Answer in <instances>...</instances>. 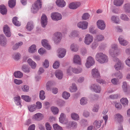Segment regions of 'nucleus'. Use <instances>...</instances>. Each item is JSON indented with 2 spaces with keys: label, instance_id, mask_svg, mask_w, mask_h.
Wrapping results in <instances>:
<instances>
[{
  "label": "nucleus",
  "instance_id": "nucleus-47",
  "mask_svg": "<svg viewBox=\"0 0 130 130\" xmlns=\"http://www.w3.org/2000/svg\"><path fill=\"white\" fill-rule=\"evenodd\" d=\"M21 98L25 101L27 102H30L31 100V98H30L29 96L28 95H22L21 96Z\"/></svg>",
  "mask_w": 130,
  "mask_h": 130
},
{
  "label": "nucleus",
  "instance_id": "nucleus-30",
  "mask_svg": "<svg viewBox=\"0 0 130 130\" xmlns=\"http://www.w3.org/2000/svg\"><path fill=\"white\" fill-rule=\"evenodd\" d=\"M120 101L123 106H125L128 105V101L126 98H122L120 99Z\"/></svg>",
  "mask_w": 130,
  "mask_h": 130
},
{
  "label": "nucleus",
  "instance_id": "nucleus-8",
  "mask_svg": "<svg viewBox=\"0 0 130 130\" xmlns=\"http://www.w3.org/2000/svg\"><path fill=\"white\" fill-rule=\"evenodd\" d=\"M93 38L92 36L89 34L86 35L85 38V43L87 45H89L92 41Z\"/></svg>",
  "mask_w": 130,
  "mask_h": 130
},
{
  "label": "nucleus",
  "instance_id": "nucleus-53",
  "mask_svg": "<svg viewBox=\"0 0 130 130\" xmlns=\"http://www.w3.org/2000/svg\"><path fill=\"white\" fill-rule=\"evenodd\" d=\"M80 103L81 105H84L87 103V100L85 97L82 98L80 100Z\"/></svg>",
  "mask_w": 130,
  "mask_h": 130
},
{
  "label": "nucleus",
  "instance_id": "nucleus-35",
  "mask_svg": "<svg viewBox=\"0 0 130 130\" xmlns=\"http://www.w3.org/2000/svg\"><path fill=\"white\" fill-rule=\"evenodd\" d=\"M36 47V46L34 44L32 45L28 49L29 52L31 53H34L37 51Z\"/></svg>",
  "mask_w": 130,
  "mask_h": 130
},
{
  "label": "nucleus",
  "instance_id": "nucleus-60",
  "mask_svg": "<svg viewBox=\"0 0 130 130\" xmlns=\"http://www.w3.org/2000/svg\"><path fill=\"white\" fill-rule=\"evenodd\" d=\"M59 63L57 61H56L53 64V67L54 68L56 69L59 67Z\"/></svg>",
  "mask_w": 130,
  "mask_h": 130
},
{
  "label": "nucleus",
  "instance_id": "nucleus-24",
  "mask_svg": "<svg viewBox=\"0 0 130 130\" xmlns=\"http://www.w3.org/2000/svg\"><path fill=\"white\" fill-rule=\"evenodd\" d=\"M123 8L125 12H130V3H128L124 4Z\"/></svg>",
  "mask_w": 130,
  "mask_h": 130
},
{
  "label": "nucleus",
  "instance_id": "nucleus-51",
  "mask_svg": "<svg viewBox=\"0 0 130 130\" xmlns=\"http://www.w3.org/2000/svg\"><path fill=\"white\" fill-rule=\"evenodd\" d=\"M124 92H126L127 91V86L126 82H124L122 86Z\"/></svg>",
  "mask_w": 130,
  "mask_h": 130
},
{
  "label": "nucleus",
  "instance_id": "nucleus-41",
  "mask_svg": "<svg viewBox=\"0 0 130 130\" xmlns=\"http://www.w3.org/2000/svg\"><path fill=\"white\" fill-rule=\"evenodd\" d=\"M103 122L102 120L98 121L95 120L93 123V125L97 128H99L101 125V123Z\"/></svg>",
  "mask_w": 130,
  "mask_h": 130
},
{
  "label": "nucleus",
  "instance_id": "nucleus-33",
  "mask_svg": "<svg viewBox=\"0 0 130 130\" xmlns=\"http://www.w3.org/2000/svg\"><path fill=\"white\" fill-rule=\"evenodd\" d=\"M79 32L76 30H74L71 32L69 36L71 38L78 37L79 36Z\"/></svg>",
  "mask_w": 130,
  "mask_h": 130
},
{
  "label": "nucleus",
  "instance_id": "nucleus-25",
  "mask_svg": "<svg viewBox=\"0 0 130 130\" xmlns=\"http://www.w3.org/2000/svg\"><path fill=\"white\" fill-rule=\"evenodd\" d=\"M77 124L75 121L70 122L67 124V126L69 128L76 127Z\"/></svg>",
  "mask_w": 130,
  "mask_h": 130
},
{
  "label": "nucleus",
  "instance_id": "nucleus-48",
  "mask_svg": "<svg viewBox=\"0 0 130 130\" xmlns=\"http://www.w3.org/2000/svg\"><path fill=\"white\" fill-rule=\"evenodd\" d=\"M23 44V43L22 42H19L17 43L13 46L12 48L13 50H17L20 46L22 45Z\"/></svg>",
  "mask_w": 130,
  "mask_h": 130
},
{
  "label": "nucleus",
  "instance_id": "nucleus-29",
  "mask_svg": "<svg viewBox=\"0 0 130 130\" xmlns=\"http://www.w3.org/2000/svg\"><path fill=\"white\" fill-rule=\"evenodd\" d=\"M56 77L59 79H61L63 76V73L61 71H57L55 73Z\"/></svg>",
  "mask_w": 130,
  "mask_h": 130
},
{
  "label": "nucleus",
  "instance_id": "nucleus-42",
  "mask_svg": "<svg viewBox=\"0 0 130 130\" xmlns=\"http://www.w3.org/2000/svg\"><path fill=\"white\" fill-rule=\"evenodd\" d=\"M104 36L102 35H99L95 38V41H100L104 40Z\"/></svg>",
  "mask_w": 130,
  "mask_h": 130
},
{
  "label": "nucleus",
  "instance_id": "nucleus-7",
  "mask_svg": "<svg viewBox=\"0 0 130 130\" xmlns=\"http://www.w3.org/2000/svg\"><path fill=\"white\" fill-rule=\"evenodd\" d=\"M88 22L86 21H83L79 22L77 24L78 27L82 29H85L87 28Z\"/></svg>",
  "mask_w": 130,
  "mask_h": 130
},
{
  "label": "nucleus",
  "instance_id": "nucleus-4",
  "mask_svg": "<svg viewBox=\"0 0 130 130\" xmlns=\"http://www.w3.org/2000/svg\"><path fill=\"white\" fill-rule=\"evenodd\" d=\"M113 60L117 62L114 66V68L117 70H119L121 69L122 63L119 59L116 57L113 58Z\"/></svg>",
  "mask_w": 130,
  "mask_h": 130
},
{
  "label": "nucleus",
  "instance_id": "nucleus-50",
  "mask_svg": "<svg viewBox=\"0 0 130 130\" xmlns=\"http://www.w3.org/2000/svg\"><path fill=\"white\" fill-rule=\"evenodd\" d=\"M90 17V14L87 13H84L82 16V19L84 20L88 19Z\"/></svg>",
  "mask_w": 130,
  "mask_h": 130
},
{
  "label": "nucleus",
  "instance_id": "nucleus-43",
  "mask_svg": "<svg viewBox=\"0 0 130 130\" xmlns=\"http://www.w3.org/2000/svg\"><path fill=\"white\" fill-rule=\"evenodd\" d=\"M14 75L16 78H21L22 77L23 74L20 72L17 71L14 72Z\"/></svg>",
  "mask_w": 130,
  "mask_h": 130
},
{
  "label": "nucleus",
  "instance_id": "nucleus-17",
  "mask_svg": "<svg viewBox=\"0 0 130 130\" xmlns=\"http://www.w3.org/2000/svg\"><path fill=\"white\" fill-rule=\"evenodd\" d=\"M92 75L93 77L95 78H99L100 77L99 73L98 70L96 69L92 70Z\"/></svg>",
  "mask_w": 130,
  "mask_h": 130
},
{
  "label": "nucleus",
  "instance_id": "nucleus-37",
  "mask_svg": "<svg viewBox=\"0 0 130 130\" xmlns=\"http://www.w3.org/2000/svg\"><path fill=\"white\" fill-rule=\"evenodd\" d=\"M72 118L74 120L78 121L79 119V117L78 115L75 113H73L71 114Z\"/></svg>",
  "mask_w": 130,
  "mask_h": 130
},
{
  "label": "nucleus",
  "instance_id": "nucleus-54",
  "mask_svg": "<svg viewBox=\"0 0 130 130\" xmlns=\"http://www.w3.org/2000/svg\"><path fill=\"white\" fill-rule=\"evenodd\" d=\"M53 126L54 130H62V128L57 124H54Z\"/></svg>",
  "mask_w": 130,
  "mask_h": 130
},
{
  "label": "nucleus",
  "instance_id": "nucleus-16",
  "mask_svg": "<svg viewBox=\"0 0 130 130\" xmlns=\"http://www.w3.org/2000/svg\"><path fill=\"white\" fill-rule=\"evenodd\" d=\"M66 53V51L65 49L62 48L59 49L58 51V57L60 58H63L65 55Z\"/></svg>",
  "mask_w": 130,
  "mask_h": 130
},
{
  "label": "nucleus",
  "instance_id": "nucleus-21",
  "mask_svg": "<svg viewBox=\"0 0 130 130\" xmlns=\"http://www.w3.org/2000/svg\"><path fill=\"white\" fill-rule=\"evenodd\" d=\"M0 12L1 14H6L7 12V10L6 7L3 5H0Z\"/></svg>",
  "mask_w": 130,
  "mask_h": 130
},
{
  "label": "nucleus",
  "instance_id": "nucleus-9",
  "mask_svg": "<svg viewBox=\"0 0 130 130\" xmlns=\"http://www.w3.org/2000/svg\"><path fill=\"white\" fill-rule=\"evenodd\" d=\"M91 90H93L94 92L96 93H100L101 90V88L98 84H93L91 85L90 87Z\"/></svg>",
  "mask_w": 130,
  "mask_h": 130
},
{
  "label": "nucleus",
  "instance_id": "nucleus-22",
  "mask_svg": "<svg viewBox=\"0 0 130 130\" xmlns=\"http://www.w3.org/2000/svg\"><path fill=\"white\" fill-rule=\"evenodd\" d=\"M73 61L74 63L80 64V59L79 56L77 55H75L73 58Z\"/></svg>",
  "mask_w": 130,
  "mask_h": 130
},
{
  "label": "nucleus",
  "instance_id": "nucleus-13",
  "mask_svg": "<svg viewBox=\"0 0 130 130\" xmlns=\"http://www.w3.org/2000/svg\"><path fill=\"white\" fill-rule=\"evenodd\" d=\"M4 33L7 37H9L11 36V33L9 28L7 25H5L3 27Z\"/></svg>",
  "mask_w": 130,
  "mask_h": 130
},
{
  "label": "nucleus",
  "instance_id": "nucleus-26",
  "mask_svg": "<svg viewBox=\"0 0 130 130\" xmlns=\"http://www.w3.org/2000/svg\"><path fill=\"white\" fill-rule=\"evenodd\" d=\"M28 110L30 112H33L37 109L35 104L29 105L27 106Z\"/></svg>",
  "mask_w": 130,
  "mask_h": 130
},
{
  "label": "nucleus",
  "instance_id": "nucleus-2",
  "mask_svg": "<svg viewBox=\"0 0 130 130\" xmlns=\"http://www.w3.org/2000/svg\"><path fill=\"white\" fill-rule=\"evenodd\" d=\"M118 51L117 45L116 44H114L111 45L109 52L111 55L113 57H115L114 56H117L119 55V52H117Z\"/></svg>",
  "mask_w": 130,
  "mask_h": 130
},
{
  "label": "nucleus",
  "instance_id": "nucleus-27",
  "mask_svg": "<svg viewBox=\"0 0 130 130\" xmlns=\"http://www.w3.org/2000/svg\"><path fill=\"white\" fill-rule=\"evenodd\" d=\"M27 62L32 69H35L36 66V63L30 58L27 60Z\"/></svg>",
  "mask_w": 130,
  "mask_h": 130
},
{
  "label": "nucleus",
  "instance_id": "nucleus-23",
  "mask_svg": "<svg viewBox=\"0 0 130 130\" xmlns=\"http://www.w3.org/2000/svg\"><path fill=\"white\" fill-rule=\"evenodd\" d=\"M118 40L120 43L122 45L125 46L128 44V42L123 39L122 36H120Z\"/></svg>",
  "mask_w": 130,
  "mask_h": 130
},
{
  "label": "nucleus",
  "instance_id": "nucleus-58",
  "mask_svg": "<svg viewBox=\"0 0 130 130\" xmlns=\"http://www.w3.org/2000/svg\"><path fill=\"white\" fill-rule=\"evenodd\" d=\"M115 106L116 108L118 110L121 109L122 107L120 103H117V102L115 103Z\"/></svg>",
  "mask_w": 130,
  "mask_h": 130
},
{
  "label": "nucleus",
  "instance_id": "nucleus-28",
  "mask_svg": "<svg viewBox=\"0 0 130 130\" xmlns=\"http://www.w3.org/2000/svg\"><path fill=\"white\" fill-rule=\"evenodd\" d=\"M14 102L17 105H19L20 107L21 108L22 105L21 104L20 100V98L19 96H17L14 98Z\"/></svg>",
  "mask_w": 130,
  "mask_h": 130
},
{
  "label": "nucleus",
  "instance_id": "nucleus-56",
  "mask_svg": "<svg viewBox=\"0 0 130 130\" xmlns=\"http://www.w3.org/2000/svg\"><path fill=\"white\" fill-rule=\"evenodd\" d=\"M120 17L122 20L124 21H128L129 20V19L127 15L124 14H122L121 15Z\"/></svg>",
  "mask_w": 130,
  "mask_h": 130
},
{
  "label": "nucleus",
  "instance_id": "nucleus-18",
  "mask_svg": "<svg viewBox=\"0 0 130 130\" xmlns=\"http://www.w3.org/2000/svg\"><path fill=\"white\" fill-rule=\"evenodd\" d=\"M41 43L42 46L48 50H50L51 48L50 46L49 45L48 41L46 39H44L41 41Z\"/></svg>",
  "mask_w": 130,
  "mask_h": 130
},
{
  "label": "nucleus",
  "instance_id": "nucleus-32",
  "mask_svg": "<svg viewBox=\"0 0 130 130\" xmlns=\"http://www.w3.org/2000/svg\"><path fill=\"white\" fill-rule=\"evenodd\" d=\"M123 2L124 0H114L113 3L114 5L120 6L123 4Z\"/></svg>",
  "mask_w": 130,
  "mask_h": 130
},
{
  "label": "nucleus",
  "instance_id": "nucleus-15",
  "mask_svg": "<svg viewBox=\"0 0 130 130\" xmlns=\"http://www.w3.org/2000/svg\"><path fill=\"white\" fill-rule=\"evenodd\" d=\"M81 3L80 2L73 3L70 4L69 7L71 9H75L79 7Z\"/></svg>",
  "mask_w": 130,
  "mask_h": 130
},
{
  "label": "nucleus",
  "instance_id": "nucleus-11",
  "mask_svg": "<svg viewBox=\"0 0 130 130\" xmlns=\"http://www.w3.org/2000/svg\"><path fill=\"white\" fill-rule=\"evenodd\" d=\"M55 37L54 39L55 43H57L60 42L62 38V35L59 32H57L55 34Z\"/></svg>",
  "mask_w": 130,
  "mask_h": 130
},
{
  "label": "nucleus",
  "instance_id": "nucleus-61",
  "mask_svg": "<svg viewBox=\"0 0 130 130\" xmlns=\"http://www.w3.org/2000/svg\"><path fill=\"white\" fill-rule=\"evenodd\" d=\"M36 109H40L42 107V105L41 103L40 102H38L36 103Z\"/></svg>",
  "mask_w": 130,
  "mask_h": 130
},
{
  "label": "nucleus",
  "instance_id": "nucleus-46",
  "mask_svg": "<svg viewBox=\"0 0 130 130\" xmlns=\"http://www.w3.org/2000/svg\"><path fill=\"white\" fill-rule=\"evenodd\" d=\"M51 110L53 114L54 115H56L58 112L59 109L58 108L56 107L53 106L51 108Z\"/></svg>",
  "mask_w": 130,
  "mask_h": 130
},
{
  "label": "nucleus",
  "instance_id": "nucleus-55",
  "mask_svg": "<svg viewBox=\"0 0 130 130\" xmlns=\"http://www.w3.org/2000/svg\"><path fill=\"white\" fill-rule=\"evenodd\" d=\"M22 90L25 92H27L28 91L29 89V87L27 85L22 86L21 87Z\"/></svg>",
  "mask_w": 130,
  "mask_h": 130
},
{
  "label": "nucleus",
  "instance_id": "nucleus-57",
  "mask_svg": "<svg viewBox=\"0 0 130 130\" xmlns=\"http://www.w3.org/2000/svg\"><path fill=\"white\" fill-rule=\"evenodd\" d=\"M52 82L51 81H48L46 83V88L47 90H50L51 89V86L52 85Z\"/></svg>",
  "mask_w": 130,
  "mask_h": 130
},
{
  "label": "nucleus",
  "instance_id": "nucleus-3",
  "mask_svg": "<svg viewBox=\"0 0 130 130\" xmlns=\"http://www.w3.org/2000/svg\"><path fill=\"white\" fill-rule=\"evenodd\" d=\"M41 0H37L32 5V11L33 13H35L41 7Z\"/></svg>",
  "mask_w": 130,
  "mask_h": 130
},
{
  "label": "nucleus",
  "instance_id": "nucleus-10",
  "mask_svg": "<svg viewBox=\"0 0 130 130\" xmlns=\"http://www.w3.org/2000/svg\"><path fill=\"white\" fill-rule=\"evenodd\" d=\"M97 25L98 28L101 30L104 29L106 25L104 21L102 20H99L97 22Z\"/></svg>",
  "mask_w": 130,
  "mask_h": 130
},
{
  "label": "nucleus",
  "instance_id": "nucleus-1",
  "mask_svg": "<svg viewBox=\"0 0 130 130\" xmlns=\"http://www.w3.org/2000/svg\"><path fill=\"white\" fill-rule=\"evenodd\" d=\"M95 59L101 64L107 62L108 60V56L106 54L102 53L97 54L95 56Z\"/></svg>",
  "mask_w": 130,
  "mask_h": 130
},
{
  "label": "nucleus",
  "instance_id": "nucleus-38",
  "mask_svg": "<svg viewBox=\"0 0 130 130\" xmlns=\"http://www.w3.org/2000/svg\"><path fill=\"white\" fill-rule=\"evenodd\" d=\"M12 22L13 24L16 26H20L21 25L20 23L18 21L17 18L16 17H14L13 18Z\"/></svg>",
  "mask_w": 130,
  "mask_h": 130
},
{
  "label": "nucleus",
  "instance_id": "nucleus-34",
  "mask_svg": "<svg viewBox=\"0 0 130 130\" xmlns=\"http://www.w3.org/2000/svg\"><path fill=\"white\" fill-rule=\"evenodd\" d=\"M34 26L32 22H28L26 26V28L28 30L31 31L33 28Z\"/></svg>",
  "mask_w": 130,
  "mask_h": 130
},
{
  "label": "nucleus",
  "instance_id": "nucleus-59",
  "mask_svg": "<svg viewBox=\"0 0 130 130\" xmlns=\"http://www.w3.org/2000/svg\"><path fill=\"white\" fill-rule=\"evenodd\" d=\"M77 90V88L75 86V84H72V87L70 89V91L71 92H73L76 91Z\"/></svg>",
  "mask_w": 130,
  "mask_h": 130
},
{
  "label": "nucleus",
  "instance_id": "nucleus-39",
  "mask_svg": "<svg viewBox=\"0 0 130 130\" xmlns=\"http://www.w3.org/2000/svg\"><path fill=\"white\" fill-rule=\"evenodd\" d=\"M22 71L25 73H29L30 71V68H28L27 65H23L22 67Z\"/></svg>",
  "mask_w": 130,
  "mask_h": 130
},
{
  "label": "nucleus",
  "instance_id": "nucleus-20",
  "mask_svg": "<svg viewBox=\"0 0 130 130\" xmlns=\"http://www.w3.org/2000/svg\"><path fill=\"white\" fill-rule=\"evenodd\" d=\"M6 40L5 36L2 35L0 36V44L2 46H4L6 44Z\"/></svg>",
  "mask_w": 130,
  "mask_h": 130
},
{
  "label": "nucleus",
  "instance_id": "nucleus-19",
  "mask_svg": "<svg viewBox=\"0 0 130 130\" xmlns=\"http://www.w3.org/2000/svg\"><path fill=\"white\" fill-rule=\"evenodd\" d=\"M56 3L57 6L60 7H64L66 5V3L64 0H57Z\"/></svg>",
  "mask_w": 130,
  "mask_h": 130
},
{
  "label": "nucleus",
  "instance_id": "nucleus-63",
  "mask_svg": "<svg viewBox=\"0 0 130 130\" xmlns=\"http://www.w3.org/2000/svg\"><path fill=\"white\" fill-rule=\"evenodd\" d=\"M45 126L46 130H51V127L48 123L47 122L46 123Z\"/></svg>",
  "mask_w": 130,
  "mask_h": 130
},
{
  "label": "nucleus",
  "instance_id": "nucleus-31",
  "mask_svg": "<svg viewBox=\"0 0 130 130\" xmlns=\"http://www.w3.org/2000/svg\"><path fill=\"white\" fill-rule=\"evenodd\" d=\"M70 48L72 51L76 52L78 50V46L76 44L73 43L71 45Z\"/></svg>",
  "mask_w": 130,
  "mask_h": 130
},
{
  "label": "nucleus",
  "instance_id": "nucleus-36",
  "mask_svg": "<svg viewBox=\"0 0 130 130\" xmlns=\"http://www.w3.org/2000/svg\"><path fill=\"white\" fill-rule=\"evenodd\" d=\"M115 118L119 122H121L123 119V117L119 113L116 114L115 116Z\"/></svg>",
  "mask_w": 130,
  "mask_h": 130
},
{
  "label": "nucleus",
  "instance_id": "nucleus-5",
  "mask_svg": "<svg viewBox=\"0 0 130 130\" xmlns=\"http://www.w3.org/2000/svg\"><path fill=\"white\" fill-rule=\"evenodd\" d=\"M94 63V61L93 58L91 56H89L87 59V62L85 64L86 67L89 68L93 66Z\"/></svg>",
  "mask_w": 130,
  "mask_h": 130
},
{
  "label": "nucleus",
  "instance_id": "nucleus-40",
  "mask_svg": "<svg viewBox=\"0 0 130 130\" xmlns=\"http://www.w3.org/2000/svg\"><path fill=\"white\" fill-rule=\"evenodd\" d=\"M16 0H9L8 4L9 6L11 8L14 7L15 5Z\"/></svg>",
  "mask_w": 130,
  "mask_h": 130
},
{
  "label": "nucleus",
  "instance_id": "nucleus-45",
  "mask_svg": "<svg viewBox=\"0 0 130 130\" xmlns=\"http://www.w3.org/2000/svg\"><path fill=\"white\" fill-rule=\"evenodd\" d=\"M45 92L44 91L42 90L40 91L39 98L41 100H43L45 98Z\"/></svg>",
  "mask_w": 130,
  "mask_h": 130
},
{
  "label": "nucleus",
  "instance_id": "nucleus-14",
  "mask_svg": "<svg viewBox=\"0 0 130 130\" xmlns=\"http://www.w3.org/2000/svg\"><path fill=\"white\" fill-rule=\"evenodd\" d=\"M43 117V115L40 113H37L35 114L33 117L32 119L34 120L40 121L42 120Z\"/></svg>",
  "mask_w": 130,
  "mask_h": 130
},
{
  "label": "nucleus",
  "instance_id": "nucleus-6",
  "mask_svg": "<svg viewBox=\"0 0 130 130\" xmlns=\"http://www.w3.org/2000/svg\"><path fill=\"white\" fill-rule=\"evenodd\" d=\"M51 17L53 20L55 21H57L62 19L61 15L58 12L53 13L51 14Z\"/></svg>",
  "mask_w": 130,
  "mask_h": 130
},
{
  "label": "nucleus",
  "instance_id": "nucleus-12",
  "mask_svg": "<svg viewBox=\"0 0 130 130\" xmlns=\"http://www.w3.org/2000/svg\"><path fill=\"white\" fill-rule=\"evenodd\" d=\"M47 20L46 15L43 14L41 17V22L42 27H45L47 25Z\"/></svg>",
  "mask_w": 130,
  "mask_h": 130
},
{
  "label": "nucleus",
  "instance_id": "nucleus-52",
  "mask_svg": "<svg viewBox=\"0 0 130 130\" xmlns=\"http://www.w3.org/2000/svg\"><path fill=\"white\" fill-rule=\"evenodd\" d=\"M70 96V94L66 92H64L62 94L63 98L66 99H68Z\"/></svg>",
  "mask_w": 130,
  "mask_h": 130
},
{
  "label": "nucleus",
  "instance_id": "nucleus-64",
  "mask_svg": "<svg viewBox=\"0 0 130 130\" xmlns=\"http://www.w3.org/2000/svg\"><path fill=\"white\" fill-rule=\"evenodd\" d=\"M38 127L40 130H45V128L44 126L41 123H39L38 124Z\"/></svg>",
  "mask_w": 130,
  "mask_h": 130
},
{
  "label": "nucleus",
  "instance_id": "nucleus-44",
  "mask_svg": "<svg viewBox=\"0 0 130 130\" xmlns=\"http://www.w3.org/2000/svg\"><path fill=\"white\" fill-rule=\"evenodd\" d=\"M111 21L115 23H118L119 22V18L116 16H112L111 18Z\"/></svg>",
  "mask_w": 130,
  "mask_h": 130
},
{
  "label": "nucleus",
  "instance_id": "nucleus-62",
  "mask_svg": "<svg viewBox=\"0 0 130 130\" xmlns=\"http://www.w3.org/2000/svg\"><path fill=\"white\" fill-rule=\"evenodd\" d=\"M111 82L114 85H117L118 82V79L116 78L112 79L111 80Z\"/></svg>",
  "mask_w": 130,
  "mask_h": 130
},
{
  "label": "nucleus",
  "instance_id": "nucleus-49",
  "mask_svg": "<svg viewBox=\"0 0 130 130\" xmlns=\"http://www.w3.org/2000/svg\"><path fill=\"white\" fill-rule=\"evenodd\" d=\"M82 71V68H74L72 69V72L74 73L78 74L81 73Z\"/></svg>",
  "mask_w": 130,
  "mask_h": 130
}]
</instances>
